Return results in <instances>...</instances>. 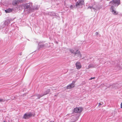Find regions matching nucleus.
Wrapping results in <instances>:
<instances>
[{
	"label": "nucleus",
	"mask_w": 122,
	"mask_h": 122,
	"mask_svg": "<svg viewBox=\"0 0 122 122\" xmlns=\"http://www.w3.org/2000/svg\"><path fill=\"white\" fill-rule=\"evenodd\" d=\"M32 3L29 2L22 4L21 5V6L22 9H24V11L29 14L32 13Z\"/></svg>",
	"instance_id": "1"
},
{
	"label": "nucleus",
	"mask_w": 122,
	"mask_h": 122,
	"mask_svg": "<svg viewBox=\"0 0 122 122\" xmlns=\"http://www.w3.org/2000/svg\"><path fill=\"white\" fill-rule=\"evenodd\" d=\"M69 50L72 53L74 54L75 56H76L77 57H79L80 58L81 57V55L79 51L77 50L75 52V50L73 49H70Z\"/></svg>",
	"instance_id": "2"
},
{
	"label": "nucleus",
	"mask_w": 122,
	"mask_h": 122,
	"mask_svg": "<svg viewBox=\"0 0 122 122\" xmlns=\"http://www.w3.org/2000/svg\"><path fill=\"white\" fill-rule=\"evenodd\" d=\"M110 3L117 7L120 4V0H112L110 2Z\"/></svg>",
	"instance_id": "3"
},
{
	"label": "nucleus",
	"mask_w": 122,
	"mask_h": 122,
	"mask_svg": "<svg viewBox=\"0 0 122 122\" xmlns=\"http://www.w3.org/2000/svg\"><path fill=\"white\" fill-rule=\"evenodd\" d=\"M27 0H16L13 1L12 4L13 5L16 6L18 5L20 3L25 2Z\"/></svg>",
	"instance_id": "4"
},
{
	"label": "nucleus",
	"mask_w": 122,
	"mask_h": 122,
	"mask_svg": "<svg viewBox=\"0 0 122 122\" xmlns=\"http://www.w3.org/2000/svg\"><path fill=\"white\" fill-rule=\"evenodd\" d=\"M50 92V90L49 89H48L47 90V91L46 92H44L43 94H36L35 96V98L36 99H39L40 98L43 96L47 94Z\"/></svg>",
	"instance_id": "5"
},
{
	"label": "nucleus",
	"mask_w": 122,
	"mask_h": 122,
	"mask_svg": "<svg viewBox=\"0 0 122 122\" xmlns=\"http://www.w3.org/2000/svg\"><path fill=\"white\" fill-rule=\"evenodd\" d=\"M84 0H79L78 1L76 2V7L80 5H84Z\"/></svg>",
	"instance_id": "6"
},
{
	"label": "nucleus",
	"mask_w": 122,
	"mask_h": 122,
	"mask_svg": "<svg viewBox=\"0 0 122 122\" xmlns=\"http://www.w3.org/2000/svg\"><path fill=\"white\" fill-rule=\"evenodd\" d=\"M76 81H72V83L68 85L66 87L67 89H70L72 88L75 86V83Z\"/></svg>",
	"instance_id": "7"
},
{
	"label": "nucleus",
	"mask_w": 122,
	"mask_h": 122,
	"mask_svg": "<svg viewBox=\"0 0 122 122\" xmlns=\"http://www.w3.org/2000/svg\"><path fill=\"white\" fill-rule=\"evenodd\" d=\"M32 114L31 112L26 113L24 115L23 118L25 119H27L32 116Z\"/></svg>",
	"instance_id": "8"
},
{
	"label": "nucleus",
	"mask_w": 122,
	"mask_h": 122,
	"mask_svg": "<svg viewBox=\"0 0 122 122\" xmlns=\"http://www.w3.org/2000/svg\"><path fill=\"white\" fill-rule=\"evenodd\" d=\"M82 109L81 107H76L74 108V112L75 113H80L82 111Z\"/></svg>",
	"instance_id": "9"
},
{
	"label": "nucleus",
	"mask_w": 122,
	"mask_h": 122,
	"mask_svg": "<svg viewBox=\"0 0 122 122\" xmlns=\"http://www.w3.org/2000/svg\"><path fill=\"white\" fill-rule=\"evenodd\" d=\"M110 9L111 10H112L111 11L114 15H116L118 14V12L114 10V6L113 5L111 6Z\"/></svg>",
	"instance_id": "10"
},
{
	"label": "nucleus",
	"mask_w": 122,
	"mask_h": 122,
	"mask_svg": "<svg viewBox=\"0 0 122 122\" xmlns=\"http://www.w3.org/2000/svg\"><path fill=\"white\" fill-rule=\"evenodd\" d=\"M39 7V6L38 5H36L32 6V13L34 12L35 10H38Z\"/></svg>",
	"instance_id": "11"
},
{
	"label": "nucleus",
	"mask_w": 122,
	"mask_h": 122,
	"mask_svg": "<svg viewBox=\"0 0 122 122\" xmlns=\"http://www.w3.org/2000/svg\"><path fill=\"white\" fill-rule=\"evenodd\" d=\"M11 20V19H7L5 20L3 23L4 25H7L10 23V22Z\"/></svg>",
	"instance_id": "12"
},
{
	"label": "nucleus",
	"mask_w": 122,
	"mask_h": 122,
	"mask_svg": "<svg viewBox=\"0 0 122 122\" xmlns=\"http://www.w3.org/2000/svg\"><path fill=\"white\" fill-rule=\"evenodd\" d=\"M76 68L78 69H80L81 67V64L79 62H77L76 63Z\"/></svg>",
	"instance_id": "13"
},
{
	"label": "nucleus",
	"mask_w": 122,
	"mask_h": 122,
	"mask_svg": "<svg viewBox=\"0 0 122 122\" xmlns=\"http://www.w3.org/2000/svg\"><path fill=\"white\" fill-rule=\"evenodd\" d=\"M13 10V8H9L5 10V11L6 13H9L12 12Z\"/></svg>",
	"instance_id": "14"
},
{
	"label": "nucleus",
	"mask_w": 122,
	"mask_h": 122,
	"mask_svg": "<svg viewBox=\"0 0 122 122\" xmlns=\"http://www.w3.org/2000/svg\"><path fill=\"white\" fill-rule=\"evenodd\" d=\"M39 48L38 50H40L41 48H43L44 46V44L42 43H41L40 42L38 43Z\"/></svg>",
	"instance_id": "15"
},
{
	"label": "nucleus",
	"mask_w": 122,
	"mask_h": 122,
	"mask_svg": "<svg viewBox=\"0 0 122 122\" xmlns=\"http://www.w3.org/2000/svg\"><path fill=\"white\" fill-rule=\"evenodd\" d=\"M48 15L51 16H55L56 13L54 12H50L48 13Z\"/></svg>",
	"instance_id": "16"
},
{
	"label": "nucleus",
	"mask_w": 122,
	"mask_h": 122,
	"mask_svg": "<svg viewBox=\"0 0 122 122\" xmlns=\"http://www.w3.org/2000/svg\"><path fill=\"white\" fill-rule=\"evenodd\" d=\"M72 118H73V119H72L74 120L75 121L77 120L78 118V117H77L76 115L72 116Z\"/></svg>",
	"instance_id": "17"
},
{
	"label": "nucleus",
	"mask_w": 122,
	"mask_h": 122,
	"mask_svg": "<svg viewBox=\"0 0 122 122\" xmlns=\"http://www.w3.org/2000/svg\"><path fill=\"white\" fill-rule=\"evenodd\" d=\"M96 65L93 64L92 63H91L88 66V68H92V67H94L95 66H96Z\"/></svg>",
	"instance_id": "18"
},
{
	"label": "nucleus",
	"mask_w": 122,
	"mask_h": 122,
	"mask_svg": "<svg viewBox=\"0 0 122 122\" xmlns=\"http://www.w3.org/2000/svg\"><path fill=\"white\" fill-rule=\"evenodd\" d=\"M75 7V6H73L72 5H71L70 6V8L71 9H73Z\"/></svg>",
	"instance_id": "19"
},
{
	"label": "nucleus",
	"mask_w": 122,
	"mask_h": 122,
	"mask_svg": "<svg viewBox=\"0 0 122 122\" xmlns=\"http://www.w3.org/2000/svg\"><path fill=\"white\" fill-rule=\"evenodd\" d=\"M5 100L3 99L0 98V102H4Z\"/></svg>",
	"instance_id": "20"
},
{
	"label": "nucleus",
	"mask_w": 122,
	"mask_h": 122,
	"mask_svg": "<svg viewBox=\"0 0 122 122\" xmlns=\"http://www.w3.org/2000/svg\"><path fill=\"white\" fill-rule=\"evenodd\" d=\"M92 6H89V7H88V9H90L92 10Z\"/></svg>",
	"instance_id": "21"
},
{
	"label": "nucleus",
	"mask_w": 122,
	"mask_h": 122,
	"mask_svg": "<svg viewBox=\"0 0 122 122\" xmlns=\"http://www.w3.org/2000/svg\"><path fill=\"white\" fill-rule=\"evenodd\" d=\"M96 35H98H98H99V32H96Z\"/></svg>",
	"instance_id": "22"
},
{
	"label": "nucleus",
	"mask_w": 122,
	"mask_h": 122,
	"mask_svg": "<svg viewBox=\"0 0 122 122\" xmlns=\"http://www.w3.org/2000/svg\"><path fill=\"white\" fill-rule=\"evenodd\" d=\"M95 78V77H91V78L90 79H89V80H92V79H94Z\"/></svg>",
	"instance_id": "23"
},
{
	"label": "nucleus",
	"mask_w": 122,
	"mask_h": 122,
	"mask_svg": "<svg viewBox=\"0 0 122 122\" xmlns=\"http://www.w3.org/2000/svg\"><path fill=\"white\" fill-rule=\"evenodd\" d=\"M92 9H93V10H96V9L95 7H92Z\"/></svg>",
	"instance_id": "24"
},
{
	"label": "nucleus",
	"mask_w": 122,
	"mask_h": 122,
	"mask_svg": "<svg viewBox=\"0 0 122 122\" xmlns=\"http://www.w3.org/2000/svg\"><path fill=\"white\" fill-rule=\"evenodd\" d=\"M121 108H122V103H121Z\"/></svg>",
	"instance_id": "25"
},
{
	"label": "nucleus",
	"mask_w": 122,
	"mask_h": 122,
	"mask_svg": "<svg viewBox=\"0 0 122 122\" xmlns=\"http://www.w3.org/2000/svg\"><path fill=\"white\" fill-rule=\"evenodd\" d=\"M98 104H99L98 106H99V105H101L102 104L101 103H99Z\"/></svg>",
	"instance_id": "26"
},
{
	"label": "nucleus",
	"mask_w": 122,
	"mask_h": 122,
	"mask_svg": "<svg viewBox=\"0 0 122 122\" xmlns=\"http://www.w3.org/2000/svg\"><path fill=\"white\" fill-rule=\"evenodd\" d=\"M49 122H54V121H50Z\"/></svg>",
	"instance_id": "27"
},
{
	"label": "nucleus",
	"mask_w": 122,
	"mask_h": 122,
	"mask_svg": "<svg viewBox=\"0 0 122 122\" xmlns=\"http://www.w3.org/2000/svg\"><path fill=\"white\" fill-rule=\"evenodd\" d=\"M112 64H115V63H112Z\"/></svg>",
	"instance_id": "28"
},
{
	"label": "nucleus",
	"mask_w": 122,
	"mask_h": 122,
	"mask_svg": "<svg viewBox=\"0 0 122 122\" xmlns=\"http://www.w3.org/2000/svg\"><path fill=\"white\" fill-rule=\"evenodd\" d=\"M3 122H6L5 121H4Z\"/></svg>",
	"instance_id": "29"
},
{
	"label": "nucleus",
	"mask_w": 122,
	"mask_h": 122,
	"mask_svg": "<svg viewBox=\"0 0 122 122\" xmlns=\"http://www.w3.org/2000/svg\"><path fill=\"white\" fill-rule=\"evenodd\" d=\"M102 63H104V62H102Z\"/></svg>",
	"instance_id": "30"
},
{
	"label": "nucleus",
	"mask_w": 122,
	"mask_h": 122,
	"mask_svg": "<svg viewBox=\"0 0 122 122\" xmlns=\"http://www.w3.org/2000/svg\"><path fill=\"white\" fill-rule=\"evenodd\" d=\"M107 86L108 87H109V86Z\"/></svg>",
	"instance_id": "31"
},
{
	"label": "nucleus",
	"mask_w": 122,
	"mask_h": 122,
	"mask_svg": "<svg viewBox=\"0 0 122 122\" xmlns=\"http://www.w3.org/2000/svg\"><path fill=\"white\" fill-rule=\"evenodd\" d=\"M102 85H103V84Z\"/></svg>",
	"instance_id": "32"
},
{
	"label": "nucleus",
	"mask_w": 122,
	"mask_h": 122,
	"mask_svg": "<svg viewBox=\"0 0 122 122\" xmlns=\"http://www.w3.org/2000/svg\"><path fill=\"white\" fill-rule=\"evenodd\" d=\"M7 30H6V31Z\"/></svg>",
	"instance_id": "33"
}]
</instances>
